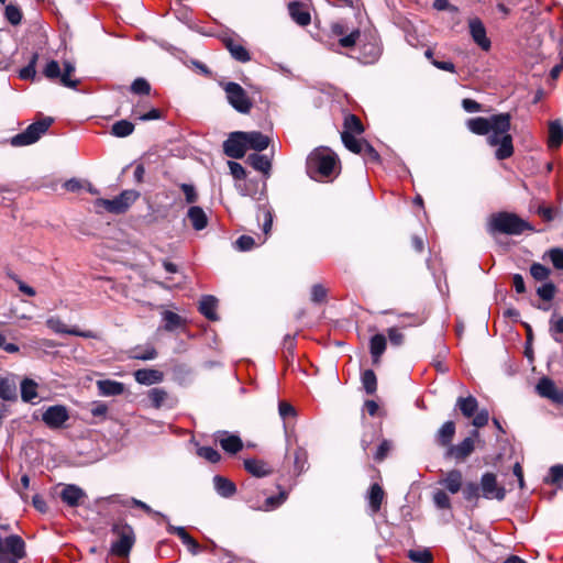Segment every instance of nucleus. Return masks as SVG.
I'll return each instance as SVG.
<instances>
[{
    "label": "nucleus",
    "instance_id": "obj_1",
    "mask_svg": "<svg viewBox=\"0 0 563 563\" xmlns=\"http://www.w3.org/2000/svg\"><path fill=\"white\" fill-rule=\"evenodd\" d=\"M308 176L316 181L333 180L341 172L338 154L328 146L314 148L307 157Z\"/></svg>",
    "mask_w": 563,
    "mask_h": 563
},
{
    "label": "nucleus",
    "instance_id": "obj_2",
    "mask_svg": "<svg viewBox=\"0 0 563 563\" xmlns=\"http://www.w3.org/2000/svg\"><path fill=\"white\" fill-rule=\"evenodd\" d=\"M511 115L497 113L489 117H477L467 121L470 131L477 135H487L489 141H512L509 133Z\"/></svg>",
    "mask_w": 563,
    "mask_h": 563
},
{
    "label": "nucleus",
    "instance_id": "obj_3",
    "mask_svg": "<svg viewBox=\"0 0 563 563\" xmlns=\"http://www.w3.org/2000/svg\"><path fill=\"white\" fill-rule=\"evenodd\" d=\"M487 230L490 234L519 235L525 231H533V228L516 213L498 212L489 218Z\"/></svg>",
    "mask_w": 563,
    "mask_h": 563
},
{
    "label": "nucleus",
    "instance_id": "obj_4",
    "mask_svg": "<svg viewBox=\"0 0 563 563\" xmlns=\"http://www.w3.org/2000/svg\"><path fill=\"white\" fill-rule=\"evenodd\" d=\"M112 532L117 536V540L111 543V553L117 556H128L135 542L133 528L128 523L117 522L112 526Z\"/></svg>",
    "mask_w": 563,
    "mask_h": 563
},
{
    "label": "nucleus",
    "instance_id": "obj_5",
    "mask_svg": "<svg viewBox=\"0 0 563 563\" xmlns=\"http://www.w3.org/2000/svg\"><path fill=\"white\" fill-rule=\"evenodd\" d=\"M140 197V192L133 189L123 190L113 199L99 198L95 201L96 208H102L113 214L124 213Z\"/></svg>",
    "mask_w": 563,
    "mask_h": 563
},
{
    "label": "nucleus",
    "instance_id": "obj_6",
    "mask_svg": "<svg viewBox=\"0 0 563 563\" xmlns=\"http://www.w3.org/2000/svg\"><path fill=\"white\" fill-rule=\"evenodd\" d=\"M228 102L240 113H249L253 107L246 91L236 82H227L223 86Z\"/></svg>",
    "mask_w": 563,
    "mask_h": 563
},
{
    "label": "nucleus",
    "instance_id": "obj_7",
    "mask_svg": "<svg viewBox=\"0 0 563 563\" xmlns=\"http://www.w3.org/2000/svg\"><path fill=\"white\" fill-rule=\"evenodd\" d=\"M221 41L235 60L240 63H247L251 60V54L244 47L242 43L243 41L239 35L235 33H224L221 36Z\"/></svg>",
    "mask_w": 563,
    "mask_h": 563
},
{
    "label": "nucleus",
    "instance_id": "obj_8",
    "mask_svg": "<svg viewBox=\"0 0 563 563\" xmlns=\"http://www.w3.org/2000/svg\"><path fill=\"white\" fill-rule=\"evenodd\" d=\"M54 122L51 117H44L30 124L22 133L15 134L9 141H38Z\"/></svg>",
    "mask_w": 563,
    "mask_h": 563
},
{
    "label": "nucleus",
    "instance_id": "obj_9",
    "mask_svg": "<svg viewBox=\"0 0 563 563\" xmlns=\"http://www.w3.org/2000/svg\"><path fill=\"white\" fill-rule=\"evenodd\" d=\"M478 437L479 432L477 430H473L471 435L465 438L462 442L456 445H450L446 449L445 456L452 457L457 462L464 461L473 453L475 448V439Z\"/></svg>",
    "mask_w": 563,
    "mask_h": 563
},
{
    "label": "nucleus",
    "instance_id": "obj_10",
    "mask_svg": "<svg viewBox=\"0 0 563 563\" xmlns=\"http://www.w3.org/2000/svg\"><path fill=\"white\" fill-rule=\"evenodd\" d=\"M68 419H69L68 409L63 405L49 406L42 413V421L49 429L63 428L65 422Z\"/></svg>",
    "mask_w": 563,
    "mask_h": 563
},
{
    "label": "nucleus",
    "instance_id": "obj_11",
    "mask_svg": "<svg viewBox=\"0 0 563 563\" xmlns=\"http://www.w3.org/2000/svg\"><path fill=\"white\" fill-rule=\"evenodd\" d=\"M479 489L482 490L483 497L486 499L500 501L506 496V489L498 485L496 475L489 472L482 475Z\"/></svg>",
    "mask_w": 563,
    "mask_h": 563
},
{
    "label": "nucleus",
    "instance_id": "obj_12",
    "mask_svg": "<svg viewBox=\"0 0 563 563\" xmlns=\"http://www.w3.org/2000/svg\"><path fill=\"white\" fill-rule=\"evenodd\" d=\"M273 156H274L273 147L269 150V152L253 151V153L247 155L246 163L250 166H252L255 170L262 173L265 177H269L271 170H272Z\"/></svg>",
    "mask_w": 563,
    "mask_h": 563
},
{
    "label": "nucleus",
    "instance_id": "obj_13",
    "mask_svg": "<svg viewBox=\"0 0 563 563\" xmlns=\"http://www.w3.org/2000/svg\"><path fill=\"white\" fill-rule=\"evenodd\" d=\"M1 554H10L14 561L25 555V543L20 536L11 534L4 539L0 538Z\"/></svg>",
    "mask_w": 563,
    "mask_h": 563
},
{
    "label": "nucleus",
    "instance_id": "obj_14",
    "mask_svg": "<svg viewBox=\"0 0 563 563\" xmlns=\"http://www.w3.org/2000/svg\"><path fill=\"white\" fill-rule=\"evenodd\" d=\"M331 32L335 36H339V44L342 47H353L360 38L361 32L358 29H350L342 21L334 22L331 24Z\"/></svg>",
    "mask_w": 563,
    "mask_h": 563
},
{
    "label": "nucleus",
    "instance_id": "obj_15",
    "mask_svg": "<svg viewBox=\"0 0 563 563\" xmlns=\"http://www.w3.org/2000/svg\"><path fill=\"white\" fill-rule=\"evenodd\" d=\"M269 143H223L225 155L232 158H242L249 150L263 152L268 150Z\"/></svg>",
    "mask_w": 563,
    "mask_h": 563
},
{
    "label": "nucleus",
    "instance_id": "obj_16",
    "mask_svg": "<svg viewBox=\"0 0 563 563\" xmlns=\"http://www.w3.org/2000/svg\"><path fill=\"white\" fill-rule=\"evenodd\" d=\"M470 34L473 41L485 52L490 49L492 42L487 37L486 27L478 18L470 19L468 21Z\"/></svg>",
    "mask_w": 563,
    "mask_h": 563
},
{
    "label": "nucleus",
    "instance_id": "obj_17",
    "mask_svg": "<svg viewBox=\"0 0 563 563\" xmlns=\"http://www.w3.org/2000/svg\"><path fill=\"white\" fill-rule=\"evenodd\" d=\"M345 147L363 157L365 163H380V153L371 143H344Z\"/></svg>",
    "mask_w": 563,
    "mask_h": 563
},
{
    "label": "nucleus",
    "instance_id": "obj_18",
    "mask_svg": "<svg viewBox=\"0 0 563 563\" xmlns=\"http://www.w3.org/2000/svg\"><path fill=\"white\" fill-rule=\"evenodd\" d=\"M364 131L361 120L354 114H346L341 132V141H357L355 137Z\"/></svg>",
    "mask_w": 563,
    "mask_h": 563
},
{
    "label": "nucleus",
    "instance_id": "obj_19",
    "mask_svg": "<svg viewBox=\"0 0 563 563\" xmlns=\"http://www.w3.org/2000/svg\"><path fill=\"white\" fill-rule=\"evenodd\" d=\"M87 497L86 492L75 484H67L60 492V498L69 507H78Z\"/></svg>",
    "mask_w": 563,
    "mask_h": 563
},
{
    "label": "nucleus",
    "instance_id": "obj_20",
    "mask_svg": "<svg viewBox=\"0 0 563 563\" xmlns=\"http://www.w3.org/2000/svg\"><path fill=\"white\" fill-rule=\"evenodd\" d=\"M217 440L221 448L230 454H235L243 448L241 438L239 435L231 434L228 431L218 432Z\"/></svg>",
    "mask_w": 563,
    "mask_h": 563
},
{
    "label": "nucleus",
    "instance_id": "obj_21",
    "mask_svg": "<svg viewBox=\"0 0 563 563\" xmlns=\"http://www.w3.org/2000/svg\"><path fill=\"white\" fill-rule=\"evenodd\" d=\"M134 379L145 386H151L154 384H159L164 379V374L154 368H141L134 372Z\"/></svg>",
    "mask_w": 563,
    "mask_h": 563
},
{
    "label": "nucleus",
    "instance_id": "obj_22",
    "mask_svg": "<svg viewBox=\"0 0 563 563\" xmlns=\"http://www.w3.org/2000/svg\"><path fill=\"white\" fill-rule=\"evenodd\" d=\"M167 531L172 534H176L183 543L188 548V551L196 555L200 551V547L197 541L186 531L184 527H176L167 522Z\"/></svg>",
    "mask_w": 563,
    "mask_h": 563
},
{
    "label": "nucleus",
    "instance_id": "obj_23",
    "mask_svg": "<svg viewBox=\"0 0 563 563\" xmlns=\"http://www.w3.org/2000/svg\"><path fill=\"white\" fill-rule=\"evenodd\" d=\"M97 388L100 396L111 397L122 395L125 390L123 383L112 379H100L97 382Z\"/></svg>",
    "mask_w": 563,
    "mask_h": 563
},
{
    "label": "nucleus",
    "instance_id": "obj_24",
    "mask_svg": "<svg viewBox=\"0 0 563 563\" xmlns=\"http://www.w3.org/2000/svg\"><path fill=\"white\" fill-rule=\"evenodd\" d=\"M47 325L56 333L71 334V335H77V336L88 338V339L95 338V335L90 331H80L75 328L74 329L67 328L66 324L64 322H62L59 319H55V318L48 319Z\"/></svg>",
    "mask_w": 563,
    "mask_h": 563
},
{
    "label": "nucleus",
    "instance_id": "obj_25",
    "mask_svg": "<svg viewBox=\"0 0 563 563\" xmlns=\"http://www.w3.org/2000/svg\"><path fill=\"white\" fill-rule=\"evenodd\" d=\"M218 307V299L214 296L206 295L199 301V312L211 321L218 320L216 312Z\"/></svg>",
    "mask_w": 563,
    "mask_h": 563
},
{
    "label": "nucleus",
    "instance_id": "obj_26",
    "mask_svg": "<svg viewBox=\"0 0 563 563\" xmlns=\"http://www.w3.org/2000/svg\"><path fill=\"white\" fill-rule=\"evenodd\" d=\"M439 483L443 485L451 494H456L462 488V472L459 470H451Z\"/></svg>",
    "mask_w": 563,
    "mask_h": 563
},
{
    "label": "nucleus",
    "instance_id": "obj_27",
    "mask_svg": "<svg viewBox=\"0 0 563 563\" xmlns=\"http://www.w3.org/2000/svg\"><path fill=\"white\" fill-rule=\"evenodd\" d=\"M187 218L196 231H201L208 225V217L199 206L190 207L187 211Z\"/></svg>",
    "mask_w": 563,
    "mask_h": 563
},
{
    "label": "nucleus",
    "instance_id": "obj_28",
    "mask_svg": "<svg viewBox=\"0 0 563 563\" xmlns=\"http://www.w3.org/2000/svg\"><path fill=\"white\" fill-rule=\"evenodd\" d=\"M272 134H264L260 131H251V132H241L235 131L231 132L227 139V141H273Z\"/></svg>",
    "mask_w": 563,
    "mask_h": 563
},
{
    "label": "nucleus",
    "instance_id": "obj_29",
    "mask_svg": "<svg viewBox=\"0 0 563 563\" xmlns=\"http://www.w3.org/2000/svg\"><path fill=\"white\" fill-rule=\"evenodd\" d=\"M288 11L291 19L301 26L308 25L311 21L310 13L305 5L299 2L289 3Z\"/></svg>",
    "mask_w": 563,
    "mask_h": 563
},
{
    "label": "nucleus",
    "instance_id": "obj_30",
    "mask_svg": "<svg viewBox=\"0 0 563 563\" xmlns=\"http://www.w3.org/2000/svg\"><path fill=\"white\" fill-rule=\"evenodd\" d=\"M213 486L217 494L224 498L232 497L236 492L235 484L221 475L213 477Z\"/></svg>",
    "mask_w": 563,
    "mask_h": 563
},
{
    "label": "nucleus",
    "instance_id": "obj_31",
    "mask_svg": "<svg viewBox=\"0 0 563 563\" xmlns=\"http://www.w3.org/2000/svg\"><path fill=\"white\" fill-rule=\"evenodd\" d=\"M455 434V423L453 421L444 422L435 434V441L439 445L446 449L452 445L451 442Z\"/></svg>",
    "mask_w": 563,
    "mask_h": 563
},
{
    "label": "nucleus",
    "instance_id": "obj_32",
    "mask_svg": "<svg viewBox=\"0 0 563 563\" xmlns=\"http://www.w3.org/2000/svg\"><path fill=\"white\" fill-rule=\"evenodd\" d=\"M158 353L152 344L137 345L130 350L129 358L140 361H152L157 357Z\"/></svg>",
    "mask_w": 563,
    "mask_h": 563
},
{
    "label": "nucleus",
    "instance_id": "obj_33",
    "mask_svg": "<svg viewBox=\"0 0 563 563\" xmlns=\"http://www.w3.org/2000/svg\"><path fill=\"white\" fill-rule=\"evenodd\" d=\"M245 470L255 477H264L272 473L268 464L264 461L256 459H249L244 461Z\"/></svg>",
    "mask_w": 563,
    "mask_h": 563
},
{
    "label": "nucleus",
    "instance_id": "obj_34",
    "mask_svg": "<svg viewBox=\"0 0 563 563\" xmlns=\"http://www.w3.org/2000/svg\"><path fill=\"white\" fill-rule=\"evenodd\" d=\"M455 407L461 410L463 416L471 418L477 411L478 402L473 396L459 397Z\"/></svg>",
    "mask_w": 563,
    "mask_h": 563
},
{
    "label": "nucleus",
    "instance_id": "obj_35",
    "mask_svg": "<svg viewBox=\"0 0 563 563\" xmlns=\"http://www.w3.org/2000/svg\"><path fill=\"white\" fill-rule=\"evenodd\" d=\"M0 398L5 401H14L18 398L14 379L0 378Z\"/></svg>",
    "mask_w": 563,
    "mask_h": 563
},
{
    "label": "nucleus",
    "instance_id": "obj_36",
    "mask_svg": "<svg viewBox=\"0 0 563 563\" xmlns=\"http://www.w3.org/2000/svg\"><path fill=\"white\" fill-rule=\"evenodd\" d=\"M386 338L383 334H375L371 338L369 350L374 363H378L380 356L386 350Z\"/></svg>",
    "mask_w": 563,
    "mask_h": 563
},
{
    "label": "nucleus",
    "instance_id": "obj_37",
    "mask_svg": "<svg viewBox=\"0 0 563 563\" xmlns=\"http://www.w3.org/2000/svg\"><path fill=\"white\" fill-rule=\"evenodd\" d=\"M549 332L556 343H563V316L553 313L549 321Z\"/></svg>",
    "mask_w": 563,
    "mask_h": 563
},
{
    "label": "nucleus",
    "instance_id": "obj_38",
    "mask_svg": "<svg viewBox=\"0 0 563 563\" xmlns=\"http://www.w3.org/2000/svg\"><path fill=\"white\" fill-rule=\"evenodd\" d=\"M162 318L164 321L163 328L168 332H173L185 324V320L179 314L170 310H165L162 313Z\"/></svg>",
    "mask_w": 563,
    "mask_h": 563
},
{
    "label": "nucleus",
    "instance_id": "obj_39",
    "mask_svg": "<svg viewBox=\"0 0 563 563\" xmlns=\"http://www.w3.org/2000/svg\"><path fill=\"white\" fill-rule=\"evenodd\" d=\"M380 47L375 43L364 44L362 55L358 57L363 64H373L380 56Z\"/></svg>",
    "mask_w": 563,
    "mask_h": 563
},
{
    "label": "nucleus",
    "instance_id": "obj_40",
    "mask_svg": "<svg viewBox=\"0 0 563 563\" xmlns=\"http://www.w3.org/2000/svg\"><path fill=\"white\" fill-rule=\"evenodd\" d=\"M37 397V384L30 378L21 382V398L24 402H33Z\"/></svg>",
    "mask_w": 563,
    "mask_h": 563
},
{
    "label": "nucleus",
    "instance_id": "obj_41",
    "mask_svg": "<svg viewBox=\"0 0 563 563\" xmlns=\"http://www.w3.org/2000/svg\"><path fill=\"white\" fill-rule=\"evenodd\" d=\"M368 504L372 512H377L380 509L382 501L384 499V490L378 484H373L368 492Z\"/></svg>",
    "mask_w": 563,
    "mask_h": 563
},
{
    "label": "nucleus",
    "instance_id": "obj_42",
    "mask_svg": "<svg viewBox=\"0 0 563 563\" xmlns=\"http://www.w3.org/2000/svg\"><path fill=\"white\" fill-rule=\"evenodd\" d=\"M74 71L75 66L69 62H65L64 71H60L59 82L67 88H76L79 81L76 79H71V75L74 74Z\"/></svg>",
    "mask_w": 563,
    "mask_h": 563
},
{
    "label": "nucleus",
    "instance_id": "obj_43",
    "mask_svg": "<svg viewBox=\"0 0 563 563\" xmlns=\"http://www.w3.org/2000/svg\"><path fill=\"white\" fill-rule=\"evenodd\" d=\"M134 130V124L128 120H120L115 123H113L111 128V133L115 137H126L129 136Z\"/></svg>",
    "mask_w": 563,
    "mask_h": 563
},
{
    "label": "nucleus",
    "instance_id": "obj_44",
    "mask_svg": "<svg viewBox=\"0 0 563 563\" xmlns=\"http://www.w3.org/2000/svg\"><path fill=\"white\" fill-rule=\"evenodd\" d=\"M545 258L551 262L555 269L563 271V249L552 247L548 250L543 255V260Z\"/></svg>",
    "mask_w": 563,
    "mask_h": 563
},
{
    "label": "nucleus",
    "instance_id": "obj_45",
    "mask_svg": "<svg viewBox=\"0 0 563 563\" xmlns=\"http://www.w3.org/2000/svg\"><path fill=\"white\" fill-rule=\"evenodd\" d=\"M362 384L368 395L375 394L377 389V378L372 369H366L362 374Z\"/></svg>",
    "mask_w": 563,
    "mask_h": 563
},
{
    "label": "nucleus",
    "instance_id": "obj_46",
    "mask_svg": "<svg viewBox=\"0 0 563 563\" xmlns=\"http://www.w3.org/2000/svg\"><path fill=\"white\" fill-rule=\"evenodd\" d=\"M37 59H38V54L37 53L32 54L29 64L19 71V76L21 79L29 80V79L35 78V76H36L35 67H36Z\"/></svg>",
    "mask_w": 563,
    "mask_h": 563
},
{
    "label": "nucleus",
    "instance_id": "obj_47",
    "mask_svg": "<svg viewBox=\"0 0 563 563\" xmlns=\"http://www.w3.org/2000/svg\"><path fill=\"white\" fill-rule=\"evenodd\" d=\"M555 384L548 377H542L537 384V391L541 397L550 399L554 389Z\"/></svg>",
    "mask_w": 563,
    "mask_h": 563
},
{
    "label": "nucleus",
    "instance_id": "obj_48",
    "mask_svg": "<svg viewBox=\"0 0 563 563\" xmlns=\"http://www.w3.org/2000/svg\"><path fill=\"white\" fill-rule=\"evenodd\" d=\"M4 16L12 25H19L22 21V11L18 5L8 4L4 9Z\"/></svg>",
    "mask_w": 563,
    "mask_h": 563
},
{
    "label": "nucleus",
    "instance_id": "obj_49",
    "mask_svg": "<svg viewBox=\"0 0 563 563\" xmlns=\"http://www.w3.org/2000/svg\"><path fill=\"white\" fill-rule=\"evenodd\" d=\"M551 274L550 268L547 266L540 264V263H533L530 266V275L538 282H543L549 278Z\"/></svg>",
    "mask_w": 563,
    "mask_h": 563
},
{
    "label": "nucleus",
    "instance_id": "obj_50",
    "mask_svg": "<svg viewBox=\"0 0 563 563\" xmlns=\"http://www.w3.org/2000/svg\"><path fill=\"white\" fill-rule=\"evenodd\" d=\"M148 398L152 402V406L156 409L161 408L164 401L167 399V393L163 388H152L148 391Z\"/></svg>",
    "mask_w": 563,
    "mask_h": 563
},
{
    "label": "nucleus",
    "instance_id": "obj_51",
    "mask_svg": "<svg viewBox=\"0 0 563 563\" xmlns=\"http://www.w3.org/2000/svg\"><path fill=\"white\" fill-rule=\"evenodd\" d=\"M556 292V287L552 282H547L537 289V295L545 300L551 301Z\"/></svg>",
    "mask_w": 563,
    "mask_h": 563
},
{
    "label": "nucleus",
    "instance_id": "obj_52",
    "mask_svg": "<svg viewBox=\"0 0 563 563\" xmlns=\"http://www.w3.org/2000/svg\"><path fill=\"white\" fill-rule=\"evenodd\" d=\"M479 490L481 489L477 484L470 482L462 489L463 497L467 501H474V504L476 505L479 498Z\"/></svg>",
    "mask_w": 563,
    "mask_h": 563
},
{
    "label": "nucleus",
    "instance_id": "obj_53",
    "mask_svg": "<svg viewBox=\"0 0 563 563\" xmlns=\"http://www.w3.org/2000/svg\"><path fill=\"white\" fill-rule=\"evenodd\" d=\"M548 141H563V124L560 120L550 122Z\"/></svg>",
    "mask_w": 563,
    "mask_h": 563
},
{
    "label": "nucleus",
    "instance_id": "obj_54",
    "mask_svg": "<svg viewBox=\"0 0 563 563\" xmlns=\"http://www.w3.org/2000/svg\"><path fill=\"white\" fill-rule=\"evenodd\" d=\"M408 556L411 561L418 563H430L432 561V554L429 550H410Z\"/></svg>",
    "mask_w": 563,
    "mask_h": 563
},
{
    "label": "nucleus",
    "instance_id": "obj_55",
    "mask_svg": "<svg viewBox=\"0 0 563 563\" xmlns=\"http://www.w3.org/2000/svg\"><path fill=\"white\" fill-rule=\"evenodd\" d=\"M197 454L211 463H217L221 459L220 453L211 446H200Z\"/></svg>",
    "mask_w": 563,
    "mask_h": 563
},
{
    "label": "nucleus",
    "instance_id": "obj_56",
    "mask_svg": "<svg viewBox=\"0 0 563 563\" xmlns=\"http://www.w3.org/2000/svg\"><path fill=\"white\" fill-rule=\"evenodd\" d=\"M307 463H308L307 452L303 449H299L295 453V461H294V467L298 475L306 471Z\"/></svg>",
    "mask_w": 563,
    "mask_h": 563
},
{
    "label": "nucleus",
    "instance_id": "obj_57",
    "mask_svg": "<svg viewBox=\"0 0 563 563\" xmlns=\"http://www.w3.org/2000/svg\"><path fill=\"white\" fill-rule=\"evenodd\" d=\"M433 503L439 509H450L451 500L448 494L443 490H437L433 494Z\"/></svg>",
    "mask_w": 563,
    "mask_h": 563
},
{
    "label": "nucleus",
    "instance_id": "obj_58",
    "mask_svg": "<svg viewBox=\"0 0 563 563\" xmlns=\"http://www.w3.org/2000/svg\"><path fill=\"white\" fill-rule=\"evenodd\" d=\"M131 91L136 95H148L151 86L144 78H136L131 85Z\"/></svg>",
    "mask_w": 563,
    "mask_h": 563
},
{
    "label": "nucleus",
    "instance_id": "obj_59",
    "mask_svg": "<svg viewBox=\"0 0 563 563\" xmlns=\"http://www.w3.org/2000/svg\"><path fill=\"white\" fill-rule=\"evenodd\" d=\"M43 74L46 78L48 79H59V76H60V67H59V64L58 62L56 60H49L44 70H43Z\"/></svg>",
    "mask_w": 563,
    "mask_h": 563
},
{
    "label": "nucleus",
    "instance_id": "obj_60",
    "mask_svg": "<svg viewBox=\"0 0 563 563\" xmlns=\"http://www.w3.org/2000/svg\"><path fill=\"white\" fill-rule=\"evenodd\" d=\"M563 479V465H553L549 470V475L545 482L549 484H558Z\"/></svg>",
    "mask_w": 563,
    "mask_h": 563
},
{
    "label": "nucleus",
    "instance_id": "obj_61",
    "mask_svg": "<svg viewBox=\"0 0 563 563\" xmlns=\"http://www.w3.org/2000/svg\"><path fill=\"white\" fill-rule=\"evenodd\" d=\"M179 187L185 195V200L187 203L191 205L198 201V192L194 185L180 184Z\"/></svg>",
    "mask_w": 563,
    "mask_h": 563
},
{
    "label": "nucleus",
    "instance_id": "obj_62",
    "mask_svg": "<svg viewBox=\"0 0 563 563\" xmlns=\"http://www.w3.org/2000/svg\"><path fill=\"white\" fill-rule=\"evenodd\" d=\"M493 145H498L495 155L498 159H506L510 157L514 153L512 143H492Z\"/></svg>",
    "mask_w": 563,
    "mask_h": 563
},
{
    "label": "nucleus",
    "instance_id": "obj_63",
    "mask_svg": "<svg viewBox=\"0 0 563 563\" xmlns=\"http://www.w3.org/2000/svg\"><path fill=\"white\" fill-rule=\"evenodd\" d=\"M255 240L250 235H241L234 243L239 251L246 252L254 247Z\"/></svg>",
    "mask_w": 563,
    "mask_h": 563
},
{
    "label": "nucleus",
    "instance_id": "obj_64",
    "mask_svg": "<svg viewBox=\"0 0 563 563\" xmlns=\"http://www.w3.org/2000/svg\"><path fill=\"white\" fill-rule=\"evenodd\" d=\"M327 298V289L320 285L316 284L311 288V301L314 303H321Z\"/></svg>",
    "mask_w": 563,
    "mask_h": 563
}]
</instances>
